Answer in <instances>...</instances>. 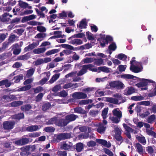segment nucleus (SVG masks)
Listing matches in <instances>:
<instances>
[{
    "label": "nucleus",
    "instance_id": "47",
    "mask_svg": "<svg viewBox=\"0 0 156 156\" xmlns=\"http://www.w3.org/2000/svg\"><path fill=\"white\" fill-rule=\"evenodd\" d=\"M108 111V108H105L102 111L101 114V115L104 119H105L107 118V115Z\"/></svg>",
    "mask_w": 156,
    "mask_h": 156
},
{
    "label": "nucleus",
    "instance_id": "26",
    "mask_svg": "<svg viewBox=\"0 0 156 156\" xmlns=\"http://www.w3.org/2000/svg\"><path fill=\"white\" fill-rule=\"evenodd\" d=\"M106 101L108 102L112 103L115 104H117L118 103L119 100L117 99L110 97L105 98Z\"/></svg>",
    "mask_w": 156,
    "mask_h": 156
},
{
    "label": "nucleus",
    "instance_id": "11",
    "mask_svg": "<svg viewBox=\"0 0 156 156\" xmlns=\"http://www.w3.org/2000/svg\"><path fill=\"white\" fill-rule=\"evenodd\" d=\"M123 126L126 130L127 131L126 134L127 136L129 139H130L131 138V136L129 132H133V129L125 123H123Z\"/></svg>",
    "mask_w": 156,
    "mask_h": 156
},
{
    "label": "nucleus",
    "instance_id": "19",
    "mask_svg": "<svg viewBox=\"0 0 156 156\" xmlns=\"http://www.w3.org/2000/svg\"><path fill=\"white\" fill-rule=\"evenodd\" d=\"M75 148L77 152H81L84 148L83 144L81 143H77L76 145Z\"/></svg>",
    "mask_w": 156,
    "mask_h": 156
},
{
    "label": "nucleus",
    "instance_id": "63",
    "mask_svg": "<svg viewBox=\"0 0 156 156\" xmlns=\"http://www.w3.org/2000/svg\"><path fill=\"white\" fill-rule=\"evenodd\" d=\"M37 30L40 32H44L46 31L45 27L42 26H38L37 27Z\"/></svg>",
    "mask_w": 156,
    "mask_h": 156
},
{
    "label": "nucleus",
    "instance_id": "58",
    "mask_svg": "<svg viewBox=\"0 0 156 156\" xmlns=\"http://www.w3.org/2000/svg\"><path fill=\"white\" fill-rule=\"evenodd\" d=\"M98 110H91L89 114L90 115L95 117L98 114Z\"/></svg>",
    "mask_w": 156,
    "mask_h": 156
},
{
    "label": "nucleus",
    "instance_id": "21",
    "mask_svg": "<svg viewBox=\"0 0 156 156\" xmlns=\"http://www.w3.org/2000/svg\"><path fill=\"white\" fill-rule=\"evenodd\" d=\"M136 138L139 142L142 144L144 145L146 144V140L145 137L143 136H139L138 135L136 136Z\"/></svg>",
    "mask_w": 156,
    "mask_h": 156
},
{
    "label": "nucleus",
    "instance_id": "37",
    "mask_svg": "<svg viewBox=\"0 0 156 156\" xmlns=\"http://www.w3.org/2000/svg\"><path fill=\"white\" fill-rule=\"evenodd\" d=\"M35 71L34 68H32L27 70V72L26 76L27 77L29 78L31 76L34 74Z\"/></svg>",
    "mask_w": 156,
    "mask_h": 156
},
{
    "label": "nucleus",
    "instance_id": "25",
    "mask_svg": "<svg viewBox=\"0 0 156 156\" xmlns=\"http://www.w3.org/2000/svg\"><path fill=\"white\" fill-rule=\"evenodd\" d=\"M51 104L49 102H44L42 106V110L44 111H46L48 109L51 107Z\"/></svg>",
    "mask_w": 156,
    "mask_h": 156
},
{
    "label": "nucleus",
    "instance_id": "61",
    "mask_svg": "<svg viewBox=\"0 0 156 156\" xmlns=\"http://www.w3.org/2000/svg\"><path fill=\"white\" fill-rule=\"evenodd\" d=\"M40 136V133L38 132L33 133L29 134V136L31 137H37Z\"/></svg>",
    "mask_w": 156,
    "mask_h": 156
},
{
    "label": "nucleus",
    "instance_id": "4",
    "mask_svg": "<svg viewBox=\"0 0 156 156\" xmlns=\"http://www.w3.org/2000/svg\"><path fill=\"white\" fill-rule=\"evenodd\" d=\"M15 122L13 121H8L3 122V126L5 130H10L12 129L14 126Z\"/></svg>",
    "mask_w": 156,
    "mask_h": 156
},
{
    "label": "nucleus",
    "instance_id": "49",
    "mask_svg": "<svg viewBox=\"0 0 156 156\" xmlns=\"http://www.w3.org/2000/svg\"><path fill=\"white\" fill-rule=\"evenodd\" d=\"M79 129L80 131L82 132H86L87 130V127L85 126L79 127V126L76 127L74 130H75L76 129Z\"/></svg>",
    "mask_w": 156,
    "mask_h": 156
},
{
    "label": "nucleus",
    "instance_id": "9",
    "mask_svg": "<svg viewBox=\"0 0 156 156\" xmlns=\"http://www.w3.org/2000/svg\"><path fill=\"white\" fill-rule=\"evenodd\" d=\"M67 124L65 119L62 118L57 119L56 121V125L61 127H65L67 125Z\"/></svg>",
    "mask_w": 156,
    "mask_h": 156
},
{
    "label": "nucleus",
    "instance_id": "33",
    "mask_svg": "<svg viewBox=\"0 0 156 156\" xmlns=\"http://www.w3.org/2000/svg\"><path fill=\"white\" fill-rule=\"evenodd\" d=\"M98 69L99 71H98V73L100 72V71L106 73H108L110 72L109 68L106 66H101L98 67Z\"/></svg>",
    "mask_w": 156,
    "mask_h": 156
},
{
    "label": "nucleus",
    "instance_id": "59",
    "mask_svg": "<svg viewBox=\"0 0 156 156\" xmlns=\"http://www.w3.org/2000/svg\"><path fill=\"white\" fill-rule=\"evenodd\" d=\"M44 94L42 93H39L36 97V101H41L43 96Z\"/></svg>",
    "mask_w": 156,
    "mask_h": 156
},
{
    "label": "nucleus",
    "instance_id": "18",
    "mask_svg": "<svg viewBox=\"0 0 156 156\" xmlns=\"http://www.w3.org/2000/svg\"><path fill=\"white\" fill-rule=\"evenodd\" d=\"M11 84V83L9 82L8 79H5L0 81V87L5 85L7 88L10 87Z\"/></svg>",
    "mask_w": 156,
    "mask_h": 156
},
{
    "label": "nucleus",
    "instance_id": "62",
    "mask_svg": "<svg viewBox=\"0 0 156 156\" xmlns=\"http://www.w3.org/2000/svg\"><path fill=\"white\" fill-rule=\"evenodd\" d=\"M96 145V144L95 142L93 141L92 140H90V141L88 142L87 143V145L89 147H93L95 146Z\"/></svg>",
    "mask_w": 156,
    "mask_h": 156
},
{
    "label": "nucleus",
    "instance_id": "54",
    "mask_svg": "<svg viewBox=\"0 0 156 156\" xmlns=\"http://www.w3.org/2000/svg\"><path fill=\"white\" fill-rule=\"evenodd\" d=\"M34 91L35 93H38L44 90L43 87L41 86H39L36 88H34Z\"/></svg>",
    "mask_w": 156,
    "mask_h": 156
},
{
    "label": "nucleus",
    "instance_id": "1",
    "mask_svg": "<svg viewBox=\"0 0 156 156\" xmlns=\"http://www.w3.org/2000/svg\"><path fill=\"white\" fill-rule=\"evenodd\" d=\"M94 66L91 64L88 65H84L82 66V69L77 74L78 76H81L87 72V70L88 69L90 71L93 72H97L98 69L97 68H92Z\"/></svg>",
    "mask_w": 156,
    "mask_h": 156
},
{
    "label": "nucleus",
    "instance_id": "34",
    "mask_svg": "<svg viewBox=\"0 0 156 156\" xmlns=\"http://www.w3.org/2000/svg\"><path fill=\"white\" fill-rule=\"evenodd\" d=\"M156 119V116L155 115L153 114L148 117L147 119V122L151 124Z\"/></svg>",
    "mask_w": 156,
    "mask_h": 156
},
{
    "label": "nucleus",
    "instance_id": "64",
    "mask_svg": "<svg viewBox=\"0 0 156 156\" xmlns=\"http://www.w3.org/2000/svg\"><path fill=\"white\" fill-rule=\"evenodd\" d=\"M94 61V58H86L83 60V62L84 63H89Z\"/></svg>",
    "mask_w": 156,
    "mask_h": 156
},
{
    "label": "nucleus",
    "instance_id": "28",
    "mask_svg": "<svg viewBox=\"0 0 156 156\" xmlns=\"http://www.w3.org/2000/svg\"><path fill=\"white\" fill-rule=\"evenodd\" d=\"M36 47V44L32 43L29 44L28 46L25 48L24 49V51L26 52L27 51H30L34 49Z\"/></svg>",
    "mask_w": 156,
    "mask_h": 156
},
{
    "label": "nucleus",
    "instance_id": "45",
    "mask_svg": "<svg viewBox=\"0 0 156 156\" xmlns=\"http://www.w3.org/2000/svg\"><path fill=\"white\" fill-rule=\"evenodd\" d=\"M29 53H27L24 55L20 56L19 57V59L20 60H27L29 58Z\"/></svg>",
    "mask_w": 156,
    "mask_h": 156
},
{
    "label": "nucleus",
    "instance_id": "2",
    "mask_svg": "<svg viewBox=\"0 0 156 156\" xmlns=\"http://www.w3.org/2000/svg\"><path fill=\"white\" fill-rule=\"evenodd\" d=\"M136 79H138L137 80L138 81L139 80L140 81V82L135 84L136 86L139 88L147 86L148 83H155V82L153 81L147 79H141L138 77Z\"/></svg>",
    "mask_w": 156,
    "mask_h": 156
},
{
    "label": "nucleus",
    "instance_id": "53",
    "mask_svg": "<svg viewBox=\"0 0 156 156\" xmlns=\"http://www.w3.org/2000/svg\"><path fill=\"white\" fill-rule=\"evenodd\" d=\"M55 129L53 127H47L45 128L44 131L47 132L52 133L54 131Z\"/></svg>",
    "mask_w": 156,
    "mask_h": 156
},
{
    "label": "nucleus",
    "instance_id": "23",
    "mask_svg": "<svg viewBox=\"0 0 156 156\" xmlns=\"http://www.w3.org/2000/svg\"><path fill=\"white\" fill-rule=\"evenodd\" d=\"M19 4L21 8L24 9L26 8H28L29 9L32 8V7L31 6H29L28 4L27 3L23 2L21 1H19Z\"/></svg>",
    "mask_w": 156,
    "mask_h": 156
},
{
    "label": "nucleus",
    "instance_id": "43",
    "mask_svg": "<svg viewBox=\"0 0 156 156\" xmlns=\"http://www.w3.org/2000/svg\"><path fill=\"white\" fill-rule=\"evenodd\" d=\"M72 146L66 144V143H63L61 146L62 149L65 150H67L71 149Z\"/></svg>",
    "mask_w": 156,
    "mask_h": 156
},
{
    "label": "nucleus",
    "instance_id": "48",
    "mask_svg": "<svg viewBox=\"0 0 156 156\" xmlns=\"http://www.w3.org/2000/svg\"><path fill=\"white\" fill-rule=\"evenodd\" d=\"M131 99L135 101H140L143 100L144 99V98L141 96H134L131 97Z\"/></svg>",
    "mask_w": 156,
    "mask_h": 156
},
{
    "label": "nucleus",
    "instance_id": "13",
    "mask_svg": "<svg viewBox=\"0 0 156 156\" xmlns=\"http://www.w3.org/2000/svg\"><path fill=\"white\" fill-rule=\"evenodd\" d=\"M19 46V44L18 43H16L15 44H13L12 46V49H14L13 51V53L15 55H18L21 52V49L20 48H16Z\"/></svg>",
    "mask_w": 156,
    "mask_h": 156
},
{
    "label": "nucleus",
    "instance_id": "12",
    "mask_svg": "<svg viewBox=\"0 0 156 156\" xmlns=\"http://www.w3.org/2000/svg\"><path fill=\"white\" fill-rule=\"evenodd\" d=\"M29 140L27 138H23L15 141V144L18 145H23L28 144Z\"/></svg>",
    "mask_w": 156,
    "mask_h": 156
},
{
    "label": "nucleus",
    "instance_id": "35",
    "mask_svg": "<svg viewBox=\"0 0 156 156\" xmlns=\"http://www.w3.org/2000/svg\"><path fill=\"white\" fill-rule=\"evenodd\" d=\"M62 32L60 31H57L54 32V35H54L53 36L51 37V38H60V37H62V35L61 34Z\"/></svg>",
    "mask_w": 156,
    "mask_h": 156
},
{
    "label": "nucleus",
    "instance_id": "50",
    "mask_svg": "<svg viewBox=\"0 0 156 156\" xmlns=\"http://www.w3.org/2000/svg\"><path fill=\"white\" fill-rule=\"evenodd\" d=\"M11 43L9 41H6L2 44V46L1 49H2V51H4L6 48H8L9 44Z\"/></svg>",
    "mask_w": 156,
    "mask_h": 156
},
{
    "label": "nucleus",
    "instance_id": "31",
    "mask_svg": "<svg viewBox=\"0 0 156 156\" xmlns=\"http://www.w3.org/2000/svg\"><path fill=\"white\" fill-rule=\"evenodd\" d=\"M46 50L45 48H40L34 49L33 50V52L35 54H39L44 52Z\"/></svg>",
    "mask_w": 156,
    "mask_h": 156
},
{
    "label": "nucleus",
    "instance_id": "40",
    "mask_svg": "<svg viewBox=\"0 0 156 156\" xmlns=\"http://www.w3.org/2000/svg\"><path fill=\"white\" fill-rule=\"evenodd\" d=\"M99 41L100 43V45L102 47H104L105 46V44H107L106 40L105 37H101L98 38V40Z\"/></svg>",
    "mask_w": 156,
    "mask_h": 156
},
{
    "label": "nucleus",
    "instance_id": "42",
    "mask_svg": "<svg viewBox=\"0 0 156 156\" xmlns=\"http://www.w3.org/2000/svg\"><path fill=\"white\" fill-rule=\"evenodd\" d=\"M59 51V50L58 49H54L48 51L45 53L46 56H48L57 53Z\"/></svg>",
    "mask_w": 156,
    "mask_h": 156
},
{
    "label": "nucleus",
    "instance_id": "55",
    "mask_svg": "<svg viewBox=\"0 0 156 156\" xmlns=\"http://www.w3.org/2000/svg\"><path fill=\"white\" fill-rule=\"evenodd\" d=\"M103 150L105 153L109 156H113V153L109 149L105 148L103 149Z\"/></svg>",
    "mask_w": 156,
    "mask_h": 156
},
{
    "label": "nucleus",
    "instance_id": "22",
    "mask_svg": "<svg viewBox=\"0 0 156 156\" xmlns=\"http://www.w3.org/2000/svg\"><path fill=\"white\" fill-rule=\"evenodd\" d=\"M32 108V106L30 104H26L20 107L21 111L24 112H28Z\"/></svg>",
    "mask_w": 156,
    "mask_h": 156
},
{
    "label": "nucleus",
    "instance_id": "27",
    "mask_svg": "<svg viewBox=\"0 0 156 156\" xmlns=\"http://www.w3.org/2000/svg\"><path fill=\"white\" fill-rule=\"evenodd\" d=\"M112 113L114 116H116L119 119L122 117V112L119 110H117V109H114L112 111Z\"/></svg>",
    "mask_w": 156,
    "mask_h": 156
},
{
    "label": "nucleus",
    "instance_id": "44",
    "mask_svg": "<svg viewBox=\"0 0 156 156\" xmlns=\"http://www.w3.org/2000/svg\"><path fill=\"white\" fill-rule=\"evenodd\" d=\"M59 77V74H56L54 75L50 80L49 82L50 83H52L55 81Z\"/></svg>",
    "mask_w": 156,
    "mask_h": 156
},
{
    "label": "nucleus",
    "instance_id": "3",
    "mask_svg": "<svg viewBox=\"0 0 156 156\" xmlns=\"http://www.w3.org/2000/svg\"><path fill=\"white\" fill-rule=\"evenodd\" d=\"M72 97L74 99H81L87 98V94L82 92H76L73 93L72 95Z\"/></svg>",
    "mask_w": 156,
    "mask_h": 156
},
{
    "label": "nucleus",
    "instance_id": "41",
    "mask_svg": "<svg viewBox=\"0 0 156 156\" xmlns=\"http://www.w3.org/2000/svg\"><path fill=\"white\" fill-rule=\"evenodd\" d=\"M31 86L30 85H27L19 88L18 89V91H26L30 89L31 88Z\"/></svg>",
    "mask_w": 156,
    "mask_h": 156
},
{
    "label": "nucleus",
    "instance_id": "17",
    "mask_svg": "<svg viewBox=\"0 0 156 156\" xmlns=\"http://www.w3.org/2000/svg\"><path fill=\"white\" fill-rule=\"evenodd\" d=\"M106 129V127H105L102 123L99 124L97 129V131L101 134L104 133Z\"/></svg>",
    "mask_w": 156,
    "mask_h": 156
},
{
    "label": "nucleus",
    "instance_id": "7",
    "mask_svg": "<svg viewBox=\"0 0 156 156\" xmlns=\"http://www.w3.org/2000/svg\"><path fill=\"white\" fill-rule=\"evenodd\" d=\"M9 15V13L5 12L0 16V27L2 26V23H7L9 22L10 19L8 17Z\"/></svg>",
    "mask_w": 156,
    "mask_h": 156
},
{
    "label": "nucleus",
    "instance_id": "39",
    "mask_svg": "<svg viewBox=\"0 0 156 156\" xmlns=\"http://www.w3.org/2000/svg\"><path fill=\"white\" fill-rule=\"evenodd\" d=\"M94 64L97 66H100L104 62L103 59L102 58H100L99 59L94 58Z\"/></svg>",
    "mask_w": 156,
    "mask_h": 156
},
{
    "label": "nucleus",
    "instance_id": "32",
    "mask_svg": "<svg viewBox=\"0 0 156 156\" xmlns=\"http://www.w3.org/2000/svg\"><path fill=\"white\" fill-rule=\"evenodd\" d=\"M23 78V74H20L16 76L13 78V80H15L14 82L16 83H19L21 80H22Z\"/></svg>",
    "mask_w": 156,
    "mask_h": 156
},
{
    "label": "nucleus",
    "instance_id": "57",
    "mask_svg": "<svg viewBox=\"0 0 156 156\" xmlns=\"http://www.w3.org/2000/svg\"><path fill=\"white\" fill-rule=\"evenodd\" d=\"M34 62L35 66H37L43 63L44 61L43 59L40 58L37 59L36 61H34Z\"/></svg>",
    "mask_w": 156,
    "mask_h": 156
},
{
    "label": "nucleus",
    "instance_id": "5",
    "mask_svg": "<svg viewBox=\"0 0 156 156\" xmlns=\"http://www.w3.org/2000/svg\"><path fill=\"white\" fill-rule=\"evenodd\" d=\"M71 137L70 133H60L57 135L56 139L60 141L70 138Z\"/></svg>",
    "mask_w": 156,
    "mask_h": 156
},
{
    "label": "nucleus",
    "instance_id": "30",
    "mask_svg": "<svg viewBox=\"0 0 156 156\" xmlns=\"http://www.w3.org/2000/svg\"><path fill=\"white\" fill-rule=\"evenodd\" d=\"M70 43L72 44H76L77 45H80L83 43V42L80 39H75L72 40L70 41Z\"/></svg>",
    "mask_w": 156,
    "mask_h": 156
},
{
    "label": "nucleus",
    "instance_id": "36",
    "mask_svg": "<svg viewBox=\"0 0 156 156\" xmlns=\"http://www.w3.org/2000/svg\"><path fill=\"white\" fill-rule=\"evenodd\" d=\"M85 34L83 33H80L78 34H75L71 36L68 38V40H69L72 38H81L85 36Z\"/></svg>",
    "mask_w": 156,
    "mask_h": 156
},
{
    "label": "nucleus",
    "instance_id": "52",
    "mask_svg": "<svg viewBox=\"0 0 156 156\" xmlns=\"http://www.w3.org/2000/svg\"><path fill=\"white\" fill-rule=\"evenodd\" d=\"M117 57L120 60L124 61L126 60L127 58L126 55L122 53L119 54L118 55L117 57Z\"/></svg>",
    "mask_w": 156,
    "mask_h": 156
},
{
    "label": "nucleus",
    "instance_id": "29",
    "mask_svg": "<svg viewBox=\"0 0 156 156\" xmlns=\"http://www.w3.org/2000/svg\"><path fill=\"white\" fill-rule=\"evenodd\" d=\"M135 148L136 149L137 151L140 154H142L143 152V147L139 143L136 144Z\"/></svg>",
    "mask_w": 156,
    "mask_h": 156
},
{
    "label": "nucleus",
    "instance_id": "56",
    "mask_svg": "<svg viewBox=\"0 0 156 156\" xmlns=\"http://www.w3.org/2000/svg\"><path fill=\"white\" fill-rule=\"evenodd\" d=\"M108 48L109 50H112L113 51H114L116 49L117 46L115 42H112L108 46Z\"/></svg>",
    "mask_w": 156,
    "mask_h": 156
},
{
    "label": "nucleus",
    "instance_id": "60",
    "mask_svg": "<svg viewBox=\"0 0 156 156\" xmlns=\"http://www.w3.org/2000/svg\"><path fill=\"white\" fill-rule=\"evenodd\" d=\"M86 35L87 36V39L90 40H93L94 39V38L92 36V34L89 32V31H87L86 33Z\"/></svg>",
    "mask_w": 156,
    "mask_h": 156
},
{
    "label": "nucleus",
    "instance_id": "38",
    "mask_svg": "<svg viewBox=\"0 0 156 156\" xmlns=\"http://www.w3.org/2000/svg\"><path fill=\"white\" fill-rule=\"evenodd\" d=\"M122 77H123L125 79H133L135 78V79H134V80H136V78H138L137 77L133 76V75L129 74H125L122 75Z\"/></svg>",
    "mask_w": 156,
    "mask_h": 156
},
{
    "label": "nucleus",
    "instance_id": "15",
    "mask_svg": "<svg viewBox=\"0 0 156 156\" xmlns=\"http://www.w3.org/2000/svg\"><path fill=\"white\" fill-rule=\"evenodd\" d=\"M38 129V126L37 125H31L27 127L26 128V129L27 131L30 132L36 131Z\"/></svg>",
    "mask_w": 156,
    "mask_h": 156
},
{
    "label": "nucleus",
    "instance_id": "16",
    "mask_svg": "<svg viewBox=\"0 0 156 156\" xmlns=\"http://www.w3.org/2000/svg\"><path fill=\"white\" fill-rule=\"evenodd\" d=\"M87 23L85 19H82L80 22L79 25L77 24V27L80 29H84L86 28Z\"/></svg>",
    "mask_w": 156,
    "mask_h": 156
},
{
    "label": "nucleus",
    "instance_id": "14",
    "mask_svg": "<svg viewBox=\"0 0 156 156\" xmlns=\"http://www.w3.org/2000/svg\"><path fill=\"white\" fill-rule=\"evenodd\" d=\"M23 104V102L21 101H17L12 102L9 104L10 106L12 107H16L22 105Z\"/></svg>",
    "mask_w": 156,
    "mask_h": 156
},
{
    "label": "nucleus",
    "instance_id": "20",
    "mask_svg": "<svg viewBox=\"0 0 156 156\" xmlns=\"http://www.w3.org/2000/svg\"><path fill=\"white\" fill-rule=\"evenodd\" d=\"M12 119L20 120V119H23L24 114L23 113H20L17 114H15L12 116Z\"/></svg>",
    "mask_w": 156,
    "mask_h": 156
},
{
    "label": "nucleus",
    "instance_id": "10",
    "mask_svg": "<svg viewBox=\"0 0 156 156\" xmlns=\"http://www.w3.org/2000/svg\"><path fill=\"white\" fill-rule=\"evenodd\" d=\"M96 142L100 144H101L108 148L111 147V144L110 142H108L107 141L101 139H96Z\"/></svg>",
    "mask_w": 156,
    "mask_h": 156
},
{
    "label": "nucleus",
    "instance_id": "8",
    "mask_svg": "<svg viewBox=\"0 0 156 156\" xmlns=\"http://www.w3.org/2000/svg\"><path fill=\"white\" fill-rule=\"evenodd\" d=\"M77 118H78L77 115L71 114L66 115L65 117V119L68 124L69 122L75 121Z\"/></svg>",
    "mask_w": 156,
    "mask_h": 156
},
{
    "label": "nucleus",
    "instance_id": "24",
    "mask_svg": "<svg viewBox=\"0 0 156 156\" xmlns=\"http://www.w3.org/2000/svg\"><path fill=\"white\" fill-rule=\"evenodd\" d=\"M130 70L134 73H138L141 71V69L139 67L135 65L130 66Z\"/></svg>",
    "mask_w": 156,
    "mask_h": 156
},
{
    "label": "nucleus",
    "instance_id": "6",
    "mask_svg": "<svg viewBox=\"0 0 156 156\" xmlns=\"http://www.w3.org/2000/svg\"><path fill=\"white\" fill-rule=\"evenodd\" d=\"M109 85L112 87L120 89L123 87L124 84L120 81H116L110 82Z\"/></svg>",
    "mask_w": 156,
    "mask_h": 156
},
{
    "label": "nucleus",
    "instance_id": "51",
    "mask_svg": "<svg viewBox=\"0 0 156 156\" xmlns=\"http://www.w3.org/2000/svg\"><path fill=\"white\" fill-rule=\"evenodd\" d=\"M57 118L56 117H54L51 118L48 121V124L51 125L53 124H56V121L57 120Z\"/></svg>",
    "mask_w": 156,
    "mask_h": 156
},
{
    "label": "nucleus",
    "instance_id": "46",
    "mask_svg": "<svg viewBox=\"0 0 156 156\" xmlns=\"http://www.w3.org/2000/svg\"><path fill=\"white\" fill-rule=\"evenodd\" d=\"M16 36L15 34H11L8 38V41L11 44L13 43L16 41Z\"/></svg>",
    "mask_w": 156,
    "mask_h": 156
}]
</instances>
